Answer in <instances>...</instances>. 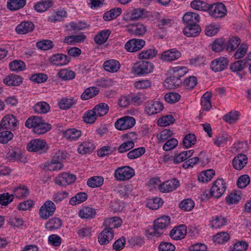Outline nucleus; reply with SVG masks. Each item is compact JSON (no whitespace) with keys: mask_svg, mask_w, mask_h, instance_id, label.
Masks as SVG:
<instances>
[{"mask_svg":"<svg viewBox=\"0 0 251 251\" xmlns=\"http://www.w3.org/2000/svg\"><path fill=\"white\" fill-rule=\"evenodd\" d=\"M51 128V126L46 122L43 119L33 131L34 133L38 134H42L46 133Z\"/></svg>","mask_w":251,"mask_h":251,"instance_id":"5fc2aeb1","label":"nucleus"},{"mask_svg":"<svg viewBox=\"0 0 251 251\" xmlns=\"http://www.w3.org/2000/svg\"><path fill=\"white\" fill-rule=\"evenodd\" d=\"M44 167L46 169L50 171H58L61 170L63 167V165L61 162H58L51 160L45 163Z\"/></svg>","mask_w":251,"mask_h":251,"instance_id":"6e6d98bb","label":"nucleus"},{"mask_svg":"<svg viewBox=\"0 0 251 251\" xmlns=\"http://www.w3.org/2000/svg\"><path fill=\"white\" fill-rule=\"evenodd\" d=\"M86 38V36L82 34L70 35L65 37L63 42L68 45H75L76 43L83 42Z\"/></svg>","mask_w":251,"mask_h":251,"instance_id":"cd10ccee","label":"nucleus"},{"mask_svg":"<svg viewBox=\"0 0 251 251\" xmlns=\"http://www.w3.org/2000/svg\"><path fill=\"white\" fill-rule=\"evenodd\" d=\"M201 28L199 25H186L183 29V33L187 37H195L201 32Z\"/></svg>","mask_w":251,"mask_h":251,"instance_id":"c85d7f7f","label":"nucleus"},{"mask_svg":"<svg viewBox=\"0 0 251 251\" xmlns=\"http://www.w3.org/2000/svg\"><path fill=\"white\" fill-rule=\"evenodd\" d=\"M51 0H42L37 2L34 5V9L38 12H44L53 6Z\"/></svg>","mask_w":251,"mask_h":251,"instance_id":"bb28decb","label":"nucleus"},{"mask_svg":"<svg viewBox=\"0 0 251 251\" xmlns=\"http://www.w3.org/2000/svg\"><path fill=\"white\" fill-rule=\"evenodd\" d=\"M22 152L18 149H11L7 152L6 158L11 161L20 160L22 156Z\"/></svg>","mask_w":251,"mask_h":251,"instance_id":"13d9d810","label":"nucleus"},{"mask_svg":"<svg viewBox=\"0 0 251 251\" xmlns=\"http://www.w3.org/2000/svg\"><path fill=\"white\" fill-rule=\"evenodd\" d=\"M110 34L111 31L109 29L101 30L95 36L94 41L98 45L103 44L107 41Z\"/></svg>","mask_w":251,"mask_h":251,"instance_id":"2f4dec72","label":"nucleus"},{"mask_svg":"<svg viewBox=\"0 0 251 251\" xmlns=\"http://www.w3.org/2000/svg\"><path fill=\"white\" fill-rule=\"evenodd\" d=\"M71 59L67 55L62 53L53 54L50 58L51 64L56 66H62L68 64Z\"/></svg>","mask_w":251,"mask_h":251,"instance_id":"2eb2a0df","label":"nucleus"},{"mask_svg":"<svg viewBox=\"0 0 251 251\" xmlns=\"http://www.w3.org/2000/svg\"><path fill=\"white\" fill-rule=\"evenodd\" d=\"M1 126L3 129L15 131L19 127V122L14 115L8 114L2 119Z\"/></svg>","mask_w":251,"mask_h":251,"instance_id":"1a4fd4ad","label":"nucleus"},{"mask_svg":"<svg viewBox=\"0 0 251 251\" xmlns=\"http://www.w3.org/2000/svg\"><path fill=\"white\" fill-rule=\"evenodd\" d=\"M135 124V119L130 116H125L118 119L115 123V127L120 130L128 129Z\"/></svg>","mask_w":251,"mask_h":251,"instance_id":"9b49d317","label":"nucleus"},{"mask_svg":"<svg viewBox=\"0 0 251 251\" xmlns=\"http://www.w3.org/2000/svg\"><path fill=\"white\" fill-rule=\"evenodd\" d=\"M55 209V204L51 201L48 200L40 208L39 216L42 219L46 220L53 215Z\"/></svg>","mask_w":251,"mask_h":251,"instance_id":"423d86ee","label":"nucleus"},{"mask_svg":"<svg viewBox=\"0 0 251 251\" xmlns=\"http://www.w3.org/2000/svg\"><path fill=\"white\" fill-rule=\"evenodd\" d=\"M188 71V68L184 66H177L171 68L170 70V76L165 80V87L171 89L180 86L182 83L180 78L183 76Z\"/></svg>","mask_w":251,"mask_h":251,"instance_id":"f257e3e1","label":"nucleus"},{"mask_svg":"<svg viewBox=\"0 0 251 251\" xmlns=\"http://www.w3.org/2000/svg\"><path fill=\"white\" fill-rule=\"evenodd\" d=\"M191 6L197 10L206 11L209 8V4L201 0H194L191 2Z\"/></svg>","mask_w":251,"mask_h":251,"instance_id":"603ef678","label":"nucleus"},{"mask_svg":"<svg viewBox=\"0 0 251 251\" xmlns=\"http://www.w3.org/2000/svg\"><path fill=\"white\" fill-rule=\"evenodd\" d=\"M114 237L113 231L104 228L99 235V242L101 245H106Z\"/></svg>","mask_w":251,"mask_h":251,"instance_id":"a878e982","label":"nucleus"},{"mask_svg":"<svg viewBox=\"0 0 251 251\" xmlns=\"http://www.w3.org/2000/svg\"><path fill=\"white\" fill-rule=\"evenodd\" d=\"M9 67L10 70L16 72L22 71L25 68V63L21 60H18L11 62L9 64Z\"/></svg>","mask_w":251,"mask_h":251,"instance_id":"680f3d73","label":"nucleus"},{"mask_svg":"<svg viewBox=\"0 0 251 251\" xmlns=\"http://www.w3.org/2000/svg\"><path fill=\"white\" fill-rule=\"evenodd\" d=\"M179 186V181L176 178L169 180L159 185V189L162 193H168L176 189Z\"/></svg>","mask_w":251,"mask_h":251,"instance_id":"f3484780","label":"nucleus"},{"mask_svg":"<svg viewBox=\"0 0 251 251\" xmlns=\"http://www.w3.org/2000/svg\"><path fill=\"white\" fill-rule=\"evenodd\" d=\"M170 219L169 216H163L155 220L153 227L149 233V235L158 237L163 233V230L169 226Z\"/></svg>","mask_w":251,"mask_h":251,"instance_id":"f03ea898","label":"nucleus"},{"mask_svg":"<svg viewBox=\"0 0 251 251\" xmlns=\"http://www.w3.org/2000/svg\"><path fill=\"white\" fill-rule=\"evenodd\" d=\"M229 61L227 58L220 57L213 60L210 64V68L215 72L225 70L228 66Z\"/></svg>","mask_w":251,"mask_h":251,"instance_id":"ddd939ff","label":"nucleus"},{"mask_svg":"<svg viewBox=\"0 0 251 251\" xmlns=\"http://www.w3.org/2000/svg\"><path fill=\"white\" fill-rule=\"evenodd\" d=\"M145 152V149L144 147H140L129 151L127 156L130 159L137 158L143 155Z\"/></svg>","mask_w":251,"mask_h":251,"instance_id":"338daca9","label":"nucleus"},{"mask_svg":"<svg viewBox=\"0 0 251 251\" xmlns=\"http://www.w3.org/2000/svg\"><path fill=\"white\" fill-rule=\"evenodd\" d=\"M193 153L194 150H191L183 151L178 154H175L173 157V162L176 164L182 162L191 156Z\"/></svg>","mask_w":251,"mask_h":251,"instance_id":"72a5a7b5","label":"nucleus"},{"mask_svg":"<svg viewBox=\"0 0 251 251\" xmlns=\"http://www.w3.org/2000/svg\"><path fill=\"white\" fill-rule=\"evenodd\" d=\"M164 108L163 104L159 101L149 100L145 106V111L149 115L156 114Z\"/></svg>","mask_w":251,"mask_h":251,"instance_id":"4468645a","label":"nucleus"},{"mask_svg":"<svg viewBox=\"0 0 251 251\" xmlns=\"http://www.w3.org/2000/svg\"><path fill=\"white\" fill-rule=\"evenodd\" d=\"M215 175V171L212 170H207L202 172L198 176V180L202 183L210 181Z\"/></svg>","mask_w":251,"mask_h":251,"instance_id":"3c124183","label":"nucleus"},{"mask_svg":"<svg viewBox=\"0 0 251 251\" xmlns=\"http://www.w3.org/2000/svg\"><path fill=\"white\" fill-rule=\"evenodd\" d=\"M36 45L37 48L43 50H50L54 46L52 41L50 40H43L38 41Z\"/></svg>","mask_w":251,"mask_h":251,"instance_id":"e2e57ef3","label":"nucleus"},{"mask_svg":"<svg viewBox=\"0 0 251 251\" xmlns=\"http://www.w3.org/2000/svg\"><path fill=\"white\" fill-rule=\"evenodd\" d=\"M186 234V227L183 225L175 227L170 233L171 238L175 240H179L184 238Z\"/></svg>","mask_w":251,"mask_h":251,"instance_id":"aec40b11","label":"nucleus"},{"mask_svg":"<svg viewBox=\"0 0 251 251\" xmlns=\"http://www.w3.org/2000/svg\"><path fill=\"white\" fill-rule=\"evenodd\" d=\"M194 201L190 199H186L183 200L179 204V207L183 210L190 211L194 208Z\"/></svg>","mask_w":251,"mask_h":251,"instance_id":"774afa93","label":"nucleus"},{"mask_svg":"<svg viewBox=\"0 0 251 251\" xmlns=\"http://www.w3.org/2000/svg\"><path fill=\"white\" fill-rule=\"evenodd\" d=\"M145 41L142 39H132L125 44V49L129 52H136L142 49L145 45Z\"/></svg>","mask_w":251,"mask_h":251,"instance_id":"f8f14e48","label":"nucleus"},{"mask_svg":"<svg viewBox=\"0 0 251 251\" xmlns=\"http://www.w3.org/2000/svg\"><path fill=\"white\" fill-rule=\"evenodd\" d=\"M96 214V210L90 207H83L79 211V216L84 219L94 218Z\"/></svg>","mask_w":251,"mask_h":251,"instance_id":"f704fd0d","label":"nucleus"},{"mask_svg":"<svg viewBox=\"0 0 251 251\" xmlns=\"http://www.w3.org/2000/svg\"><path fill=\"white\" fill-rule=\"evenodd\" d=\"M135 175L134 169L128 166H125L117 168L114 173L116 180L126 181L131 178Z\"/></svg>","mask_w":251,"mask_h":251,"instance_id":"7ed1b4c3","label":"nucleus"},{"mask_svg":"<svg viewBox=\"0 0 251 251\" xmlns=\"http://www.w3.org/2000/svg\"><path fill=\"white\" fill-rule=\"evenodd\" d=\"M62 221L58 218L50 219L45 225L46 228L50 231L59 229L62 226Z\"/></svg>","mask_w":251,"mask_h":251,"instance_id":"58836bf2","label":"nucleus"},{"mask_svg":"<svg viewBox=\"0 0 251 251\" xmlns=\"http://www.w3.org/2000/svg\"><path fill=\"white\" fill-rule=\"evenodd\" d=\"M76 179V177L75 175L69 172H63L54 178V182L57 185L66 186L73 183Z\"/></svg>","mask_w":251,"mask_h":251,"instance_id":"6e6552de","label":"nucleus"},{"mask_svg":"<svg viewBox=\"0 0 251 251\" xmlns=\"http://www.w3.org/2000/svg\"><path fill=\"white\" fill-rule=\"evenodd\" d=\"M93 109L98 117H102L108 113L109 106L107 104L101 102L95 105Z\"/></svg>","mask_w":251,"mask_h":251,"instance_id":"a19ab883","label":"nucleus"},{"mask_svg":"<svg viewBox=\"0 0 251 251\" xmlns=\"http://www.w3.org/2000/svg\"><path fill=\"white\" fill-rule=\"evenodd\" d=\"M98 116L93 109L86 111L83 116V121L87 124H93L97 120Z\"/></svg>","mask_w":251,"mask_h":251,"instance_id":"0e129e2a","label":"nucleus"},{"mask_svg":"<svg viewBox=\"0 0 251 251\" xmlns=\"http://www.w3.org/2000/svg\"><path fill=\"white\" fill-rule=\"evenodd\" d=\"M249 64L248 61L243 60H239L235 61L230 65V69L233 72L237 73L242 71L246 64Z\"/></svg>","mask_w":251,"mask_h":251,"instance_id":"4d7b16f0","label":"nucleus"},{"mask_svg":"<svg viewBox=\"0 0 251 251\" xmlns=\"http://www.w3.org/2000/svg\"><path fill=\"white\" fill-rule=\"evenodd\" d=\"M121 13V8H114L105 12L103 16V18L105 21H109L116 18Z\"/></svg>","mask_w":251,"mask_h":251,"instance_id":"09e8293b","label":"nucleus"},{"mask_svg":"<svg viewBox=\"0 0 251 251\" xmlns=\"http://www.w3.org/2000/svg\"><path fill=\"white\" fill-rule=\"evenodd\" d=\"M247 162L248 158L247 156L244 154H240L234 158L232 164L236 170H240L245 167Z\"/></svg>","mask_w":251,"mask_h":251,"instance_id":"393cba45","label":"nucleus"},{"mask_svg":"<svg viewBox=\"0 0 251 251\" xmlns=\"http://www.w3.org/2000/svg\"><path fill=\"white\" fill-rule=\"evenodd\" d=\"M105 228L113 231V228H118L122 225L121 220L117 217H113L105 219L103 223Z\"/></svg>","mask_w":251,"mask_h":251,"instance_id":"5701e85b","label":"nucleus"},{"mask_svg":"<svg viewBox=\"0 0 251 251\" xmlns=\"http://www.w3.org/2000/svg\"><path fill=\"white\" fill-rule=\"evenodd\" d=\"M29 194V190L25 186H20L15 188L13 191V196L18 199H24Z\"/></svg>","mask_w":251,"mask_h":251,"instance_id":"49530a36","label":"nucleus"},{"mask_svg":"<svg viewBox=\"0 0 251 251\" xmlns=\"http://www.w3.org/2000/svg\"><path fill=\"white\" fill-rule=\"evenodd\" d=\"M81 135L82 131L75 128H68L63 131V137L71 142L78 140Z\"/></svg>","mask_w":251,"mask_h":251,"instance_id":"6ab92c4d","label":"nucleus"},{"mask_svg":"<svg viewBox=\"0 0 251 251\" xmlns=\"http://www.w3.org/2000/svg\"><path fill=\"white\" fill-rule=\"evenodd\" d=\"M153 69V65L149 61H140L132 67L133 72L139 75L148 74L151 73Z\"/></svg>","mask_w":251,"mask_h":251,"instance_id":"39448f33","label":"nucleus"},{"mask_svg":"<svg viewBox=\"0 0 251 251\" xmlns=\"http://www.w3.org/2000/svg\"><path fill=\"white\" fill-rule=\"evenodd\" d=\"M42 118L40 116H33L28 118L25 123V126L28 128H33L34 131L35 128L37 127L42 120Z\"/></svg>","mask_w":251,"mask_h":251,"instance_id":"8fccbe9b","label":"nucleus"},{"mask_svg":"<svg viewBox=\"0 0 251 251\" xmlns=\"http://www.w3.org/2000/svg\"><path fill=\"white\" fill-rule=\"evenodd\" d=\"M120 67V63L115 59L106 60L103 64V69L106 71L112 73L117 72Z\"/></svg>","mask_w":251,"mask_h":251,"instance_id":"4be33fe9","label":"nucleus"},{"mask_svg":"<svg viewBox=\"0 0 251 251\" xmlns=\"http://www.w3.org/2000/svg\"><path fill=\"white\" fill-rule=\"evenodd\" d=\"M163 201L160 198H154L148 200L146 206L152 210H156L159 208L162 204Z\"/></svg>","mask_w":251,"mask_h":251,"instance_id":"bf43d9fd","label":"nucleus"},{"mask_svg":"<svg viewBox=\"0 0 251 251\" xmlns=\"http://www.w3.org/2000/svg\"><path fill=\"white\" fill-rule=\"evenodd\" d=\"M183 22L186 25H198L200 21L199 15L195 12H189L186 13L182 18Z\"/></svg>","mask_w":251,"mask_h":251,"instance_id":"412c9836","label":"nucleus"},{"mask_svg":"<svg viewBox=\"0 0 251 251\" xmlns=\"http://www.w3.org/2000/svg\"><path fill=\"white\" fill-rule=\"evenodd\" d=\"M88 195L86 193L79 192L71 198L69 203L72 205H75L85 201Z\"/></svg>","mask_w":251,"mask_h":251,"instance_id":"de8ad7c7","label":"nucleus"},{"mask_svg":"<svg viewBox=\"0 0 251 251\" xmlns=\"http://www.w3.org/2000/svg\"><path fill=\"white\" fill-rule=\"evenodd\" d=\"M67 17V12L63 10L53 11L52 14L48 17V21L55 23L61 21L63 18Z\"/></svg>","mask_w":251,"mask_h":251,"instance_id":"c03bdc74","label":"nucleus"},{"mask_svg":"<svg viewBox=\"0 0 251 251\" xmlns=\"http://www.w3.org/2000/svg\"><path fill=\"white\" fill-rule=\"evenodd\" d=\"M158 51L155 49H149L144 50L138 55L139 59H150L154 58L157 54Z\"/></svg>","mask_w":251,"mask_h":251,"instance_id":"ea45409f","label":"nucleus"},{"mask_svg":"<svg viewBox=\"0 0 251 251\" xmlns=\"http://www.w3.org/2000/svg\"><path fill=\"white\" fill-rule=\"evenodd\" d=\"M210 15L215 18L224 17L227 13L226 6L222 3L218 2L209 5L208 9Z\"/></svg>","mask_w":251,"mask_h":251,"instance_id":"0eeeda50","label":"nucleus"},{"mask_svg":"<svg viewBox=\"0 0 251 251\" xmlns=\"http://www.w3.org/2000/svg\"><path fill=\"white\" fill-rule=\"evenodd\" d=\"M196 142V137L194 134L189 133L185 136L183 140V145L186 148H189Z\"/></svg>","mask_w":251,"mask_h":251,"instance_id":"69168bd1","label":"nucleus"},{"mask_svg":"<svg viewBox=\"0 0 251 251\" xmlns=\"http://www.w3.org/2000/svg\"><path fill=\"white\" fill-rule=\"evenodd\" d=\"M103 183V178L100 176H94L89 178L87 181V185L91 188H96L101 186Z\"/></svg>","mask_w":251,"mask_h":251,"instance_id":"864d4df0","label":"nucleus"},{"mask_svg":"<svg viewBox=\"0 0 251 251\" xmlns=\"http://www.w3.org/2000/svg\"><path fill=\"white\" fill-rule=\"evenodd\" d=\"M94 148V145L92 142L85 141L79 145L77 151L79 153L85 154L92 152Z\"/></svg>","mask_w":251,"mask_h":251,"instance_id":"e433bc0d","label":"nucleus"},{"mask_svg":"<svg viewBox=\"0 0 251 251\" xmlns=\"http://www.w3.org/2000/svg\"><path fill=\"white\" fill-rule=\"evenodd\" d=\"M33 108L36 113L46 114L50 111V106L45 101H39L34 105Z\"/></svg>","mask_w":251,"mask_h":251,"instance_id":"4c0bfd02","label":"nucleus"},{"mask_svg":"<svg viewBox=\"0 0 251 251\" xmlns=\"http://www.w3.org/2000/svg\"><path fill=\"white\" fill-rule=\"evenodd\" d=\"M3 81L8 86H19L22 82V78L18 75L11 74L4 78Z\"/></svg>","mask_w":251,"mask_h":251,"instance_id":"473e14b6","label":"nucleus"},{"mask_svg":"<svg viewBox=\"0 0 251 251\" xmlns=\"http://www.w3.org/2000/svg\"><path fill=\"white\" fill-rule=\"evenodd\" d=\"M58 76L63 80H70L75 77V73L69 69H63L59 71L57 74Z\"/></svg>","mask_w":251,"mask_h":251,"instance_id":"37998d69","label":"nucleus"},{"mask_svg":"<svg viewBox=\"0 0 251 251\" xmlns=\"http://www.w3.org/2000/svg\"><path fill=\"white\" fill-rule=\"evenodd\" d=\"M226 185L223 179H217L215 180L210 189V194L216 198H219L225 193Z\"/></svg>","mask_w":251,"mask_h":251,"instance_id":"9d476101","label":"nucleus"},{"mask_svg":"<svg viewBox=\"0 0 251 251\" xmlns=\"http://www.w3.org/2000/svg\"><path fill=\"white\" fill-rule=\"evenodd\" d=\"M226 219L222 215H216L213 216L211 220V227L219 228L226 225Z\"/></svg>","mask_w":251,"mask_h":251,"instance_id":"79ce46f5","label":"nucleus"},{"mask_svg":"<svg viewBox=\"0 0 251 251\" xmlns=\"http://www.w3.org/2000/svg\"><path fill=\"white\" fill-rule=\"evenodd\" d=\"M211 94L208 92L205 93L202 95L201 98V105L203 110L208 111L211 107Z\"/></svg>","mask_w":251,"mask_h":251,"instance_id":"052dcab7","label":"nucleus"},{"mask_svg":"<svg viewBox=\"0 0 251 251\" xmlns=\"http://www.w3.org/2000/svg\"><path fill=\"white\" fill-rule=\"evenodd\" d=\"M26 1V0H8L7 8L10 11H16L23 8Z\"/></svg>","mask_w":251,"mask_h":251,"instance_id":"7c9ffc66","label":"nucleus"},{"mask_svg":"<svg viewBox=\"0 0 251 251\" xmlns=\"http://www.w3.org/2000/svg\"><path fill=\"white\" fill-rule=\"evenodd\" d=\"M99 93V89L96 87H90L86 88L81 95L82 100H88L91 99Z\"/></svg>","mask_w":251,"mask_h":251,"instance_id":"c9c22d12","label":"nucleus"},{"mask_svg":"<svg viewBox=\"0 0 251 251\" xmlns=\"http://www.w3.org/2000/svg\"><path fill=\"white\" fill-rule=\"evenodd\" d=\"M181 52L176 49H172L163 51L160 59L164 61L171 62L178 59L181 56Z\"/></svg>","mask_w":251,"mask_h":251,"instance_id":"dca6fc26","label":"nucleus"},{"mask_svg":"<svg viewBox=\"0 0 251 251\" xmlns=\"http://www.w3.org/2000/svg\"><path fill=\"white\" fill-rule=\"evenodd\" d=\"M229 235L226 232H219L213 236V241L216 244H223L229 239Z\"/></svg>","mask_w":251,"mask_h":251,"instance_id":"a18cd8bd","label":"nucleus"},{"mask_svg":"<svg viewBox=\"0 0 251 251\" xmlns=\"http://www.w3.org/2000/svg\"><path fill=\"white\" fill-rule=\"evenodd\" d=\"M76 103V100L73 97H65L58 100V106L62 110H67Z\"/></svg>","mask_w":251,"mask_h":251,"instance_id":"b1692460","label":"nucleus"},{"mask_svg":"<svg viewBox=\"0 0 251 251\" xmlns=\"http://www.w3.org/2000/svg\"><path fill=\"white\" fill-rule=\"evenodd\" d=\"M34 27V25L32 22L25 21L17 25L15 31L18 34H26L32 32Z\"/></svg>","mask_w":251,"mask_h":251,"instance_id":"a211bd4d","label":"nucleus"},{"mask_svg":"<svg viewBox=\"0 0 251 251\" xmlns=\"http://www.w3.org/2000/svg\"><path fill=\"white\" fill-rule=\"evenodd\" d=\"M231 140V137L226 133L220 134L213 140L214 145L218 147H224Z\"/></svg>","mask_w":251,"mask_h":251,"instance_id":"c756f323","label":"nucleus"},{"mask_svg":"<svg viewBox=\"0 0 251 251\" xmlns=\"http://www.w3.org/2000/svg\"><path fill=\"white\" fill-rule=\"evenodd\" d=\"M26 148L29 151L36 152L40 154L45 152L48 149L45 140L40 139L32 140L28 143Z\"/></svg>","mask_w":251,"mask_h":251,"instance_id":"20e7f679","label":"nucleus"}]
</instances>
